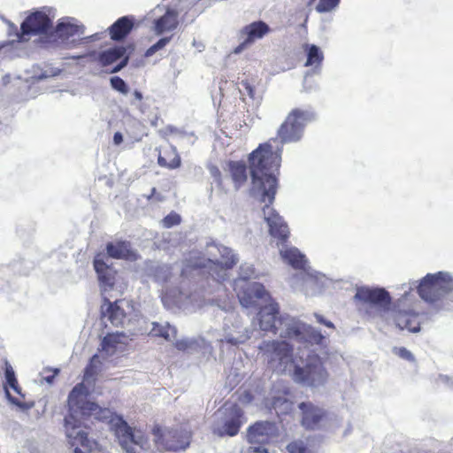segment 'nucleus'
<instances>
[{"instance_id":"1","label":"nucleus","mask_w":453,"mask_h":453,"mask_svg":"<svg viewBox=\"0 0 453 453\" xmlns=\"http://www.w3.org/2000/svg\"><path fill=\"white\" fill-rule=\"evenodd\" d=\"M276 140L260 144L249 157L250 171L252 180L251 195L265 203L262 213L267 223L272 237L277 239L280 255L282 260L295 269L306 271L304 284L306 288L315 289L316 293L324 287L326 279L324 275L307 267V260L296 248L284 244L289 235V230L282 218L270 206L273 202L277 188L275 173L281 162L282 145L279 147Z\"/></svg>"},{"instance_id":"2","label":"nucleus","mask_w":453,"mask_h":453,"mask_svg":"<svg viewBox=\"0 0 453 453\" xmlns=\"http://www.w3.org/2000/svg\"><path fill=\"white\" fill-rule=\"evenodd\" d=\"M88 388L84 383H79L68 396L69 414L65 418L64 428L71 447L81 446L91 451L96 446V442L89 440L81 428L82 419L88 416L107 421L111 429L115 432L122 449L127 453H142L148 449L147 440L141 430L131 428L121 417L111 410L88 401Z\"/></svg>"},{"instance_id":"3","label":"nucleus","mask_w":453,"mask_h":453,"mask_svg":"<svg viewBox=\"0 0 453 453\" xmlns=\"http://www.w3.org/2000/svg\"><path fill=\"white\" fill-rule=\"evenodd\" d=\"M259 349L274 372L289 374L295 382L302 386L319 388L328 380L329 373L318 355H308L301 366L295 363L293 348L286 341H264Z\"/></svg>"},{"instance_id":"4","label":"nucleus","mask_w":453,"mask_h":453,"mask_svg":"<svg viewBox=\"0 0 453 453\" xmlns=\"http://www.w3.org/2000/svg\"><path fill=\"white\" fill-rule=\"evenodd\" d=\"M237 261L238 257L231 249L211 242L206 245L203 257L198 251L189 254L181 269V276L188 278L202 270H207L215 281L221 282L227 278L228 271Z\"/></svg>"},{"instance_id":"5","label":"nucleus","mask_w":453,"mask_h":453,"mask_svg":"<svg viewBox=\"0 0 453 453\" xmlns=\"http://www.w3.org/2000/svg\"><path fill=\"white\" fill-rule=\"evenodd\" d=\"M127 342L128 337L123 333H108L86 367L82 383L91 385L97 374L113 365L116 357L125 350Z\"/></svg>"},{"instance_id":"6","label":"nucleus","mask_w":453,"mask_h":453,"mask_svg":"<svg viewBox=\"0 0 453 453\" xmlns=\"http://www.w3.org/2000/svg\"><path fill=\"white\" fill-rule=\"evenodd\" d=\"M357 308L360 313L370 318L380 317L388 319L391 298L389 293L384 288L360 287L357 288L354 296Z\"/></svg>"},{"instance_id":"7","label":"nucleus","mask_w":453,"mask_h":453,"mask_svg":"<svg viewBox=\"0 0 453 453\" xmlns=\"http://www.w3.org/2000/svg\"><path fill=\"white\" fill-rule=\"evenodd\" d=\"M279 314L278 303L269 301L268 304L262 306L258 313L259 328L264 332H272L281 338L289 336V330L297 328L295 324V318L289 315Z\"/></svg>"},{"instance_id":"8","label":"nucleus","mask_w":453,"mask_h":453,"mask_svg":"<svg viewBox=\"0 0 453 453\" xmlns=\"http://www.w3.org/2000/svg\"><path fill=\"white\" fill-rule=\"evenodd\" d=\"M314 119L315 114L310 110H293L278 130L281 144L300 141L303 134L304 127Z\"/></svg>"},{"instance_id":"9","label":"nucleus","mask_w":453,"mask_h":453,"mask_svg":"<svg viewBox=\"0 0 453 453\" xmlns=\"http://www.w3.org/2000/svg\"><path fill=\"white\" fill-rule=\"evenodd\" d=\"M412 284L418 288L419 296L423 300L434 303L452 289L453 279L449 273L439 272L434 274L428 273L418 286L416 282Z\"/></svg>"},{"instance_id":"10","label":"nucleus","mask_w":453,"mask_h":453,"mask_svg":"<svg viewBox=\"0 0 453 453\" xmlns=\"http://www.w3.org/2000/svg\"><path fill=\"white\" fill-rule=\"evenodd\" d=\"M241 417L242 411L235 405L219 410L213 416V434L219 437L236 435L242 424Z\"/></svg>"},{"instance_id":"11","label":"nucleus","mask_w":453,"mask_h":453,"mask_svg":"<svg viewBox=\"0 0 453 453\" xmlns=\"http://www.w3.org/2000/svg\"><path fill=\"white\" fill-rule=\"evenodd\" d=\"M102 319L107 326V322L114 326H122L131 322V315L134 307L129 301L121 299L113 303L110 302L107 296H104V303L101 306Z\"/></svg>"},{"instance_id":"12","label":"nucleus","mask_w":453,"mask_h":453,"mask_svg":"<svg viewBox=\"0 0 453 453\" xmlns=\"http://www.w3.org/2000/svg\"><path fill=\"white\" fill-rule=\"evenodd\" d=\"M154 441L158 450L176 451L185 449L189 445L190 432L186 429H157Z\"/></svg>"},{"instance_id":"13","label":"nucleus","mask_w":453,"mask_h":453,"mask_svg":"<svg viewBox=\"0 0 453 453\" xmlns=\"http://www.w3.org/2000/svg\"><path fill=\"white\" fill-rule=\"evenodd\" d=\"M242 281H234V289L242 306L250 308L261 306L263 303L270 301V295L264 286L258 282H250L242 285Z\"/></svg>"},{"instance_id":"14","label":"nucleus","mask_w":453,"mask_h":453,"mask_svg":"<svg viewBox=\"0 0 453 453\" xmlns=\"http://www.w3.org/2000/svg\"><path fill=\"white\" fill-rule=\"evenodd\" d=\"M149 16L153 18L152 29L157 35L173 32L179 26L177 11L169 7L165 9L157 5L149 13Z\"/></svg>"},{"instance_id":"15","label":"nucleus","mask_w":453,"mask_h":453,"mask_svg":"<svg viewBox=\"0 0 453 453\" xmlns=\"http://www.w3.org/2000/svg\"><path fill=\"white\" fill-rule=\"evenodd\" d=\"M224 339L227 343L238 345L248 341L253 333V330L243 327L242 321L234 312H230L224 322Z\"/></svg>"},{"instance_id":"16","label":"nucleus","mask_w":453,"mask_h":453,"mask_svg":"<svg viewBox=\"0 0 453 453\" xmlns=\"http://www.w3.org/2000/svg\"><path fill=\"white\" fill-rule=\"evenodd\" d=\"M51 21L43 12L37 11L29 15L21 24V33L18 34L19 41H27L31 35L46 34L50 27Z\"/></svg>"},{"instance_id":"17","label":"nucleus","mask_w":453,"mask_h":453,"mask_svg":"<svg viewBox=\"0 0 453 453\" xmlns=\"http://www.w3.org/2000/svg\"><path fill=\"white\" fill-rule=\"evenodd\" d=\"M83 34L84 27L82 25H80L73 18L65 17L59 19L51 37L57 43L67 44L71 38L80 37Z\"/></svg>"},{"instance_id":"18","label":"nucleus","mask_w":453,"mask_h":453,"mask_svg":"<svg viewBox=\"0 0 453 453\" xmlns=\"http://www.w3.org/2000/svg\"><path fill=\"white\" fill-rule=\"evenodd\" d=\"M94 268L97 273L103 296L113 289L116 280V271L104 261V257L98 255L94 259Z\"/></svg>"},{"instance_id":"19","label":"nucleus","mask_w":453,"mask_h":453,"mask_svg":"<svg viewBox=\"0 0 453 453\" xmlns=\"http://www.w3.org/2000/svg\"><path fill=\"white\" fill-rule=\"evenodd\" d=\"M127 50L124 47H115L99 53L98 61L103 66H108L120 59L110 73H114L124 68L128 62L129 57L126 55Z\"/></svg>"},{"instance_id":"20","label":"nucleus","mask_w":453,"mask_h":453,"mask_svg":"<svg viewBox=\"0 0 453 453\" xmlns=\"http://www.w3.org/2000/svg\"><path fill=\"white\" fill-rule=\"evenodd\" d=\"M276 427L272 422H257L248 430V440L253 444L268 443L275 434Z\"/></svg>"},{"instance_id":"21","label":"nucleus","mask_w":453,"mask_h":453,"mask_svg":"<svg viewBox=\"0 0 453 453\" xmlns=\"http://www.w3.org/2000/svg\"><path fill=\"white\" fill-rule=\"evenodd\" d=\"M295 324L297 328H291L288 338H295L298 341H304L311 344H320L324 340L323 334L314 327L303 324L296 319H295Z\"/></svg>"},{"instance_id":"22","label":"nucleus","mask_w":453,"mask_h":453,"mask_svg":"<svg viewBox=\"0 0 453 453\" xmlns=\"http://www.w3.org/2000/svg\"><path fill=\"white\" fill-rule=\"evenodd\" d=\"M298 407L302 412V425L307 429L319 427L325 417L324 410L311 402L301 403Z\"/></svg>"},{"instance_id":"23","label":"nucleus","mask_w":453,"mask_h":453,"mask_svg":"<svg viewBox=\"0 0 453 453\" xmlns=\"http://www.w3.org/2000/svg\"><path fill=\"white\" fill-rule=\"evenodd\" d=\"M303 50L307 56L304 65L311 67L312 73H319L324 60L323 51L314 44H304Z\"/></svg>"},{"instance_id":"24","label":"nucleus","mask_w":453,"mask_h":453,"mask_svg":"<svg viewBox=\"0 0 453 453\" xmlns=\"http://www.w3.org/2000/svg\"><path fill=\"white\" fill-rule=\"evenodd\" d=\"M270 31L269 26L264 21H255L245 26L241 34L246 36L247 42L250 44L256 40L261 39Z\"/></svg>"},{"instance_id":"25","label":"nucleus","mask_w":453,"mask_h":453,"mask_svg":"<svg viewBox=\"0 0 453 453\" xmlns=\"http://www.w3.org/2000/svg\"><path fill=\"white\" fill-rule=\"evenodd\" d=\"M388 319L386 320L388 323H393L400 329H407L410 332L416 333L419 331L418 326H411V316L407 312H395L391 311L389 308V313L388 315Z\"/></svg>"},{"instance_id":"26","label":"nucleus","mask_w":453,"mask_h":453,"mask_svg":"<svg viewBox=\"0 0 453 453\" xmlns=\"http://www.w3.org/2000/svg\"><path fill=\"white\" fill-rule=\"evenodd\" d=\"M107 253L113 258L131 259L134 257L132 252L129 242H117L107 244Z\"/></svg>"},{"instance_id":"27","label":"nucleus","mask_w":453,"mask_h":453,"mask_svg":"<svg viewBox=\"0 0 453 453\" xmlns=\"http://www.w3.org/2000/svg\"><path fill=\"white\" fill-rule=\"evenodd\" d=\"M132 27V21L127 17H122L110 27L111 38L115 41L121 40L127 35Z\"/></svg>"},{"instance_id":"28","label":"nucleus","mask_w":453,"mask_h":453,"mask_svg":"<svg viewBox=\"0 0 453 453\" xmlns=\"http://www.w3.org/2000/svg\"><path fill=\"white\" fill-rule=\"evenodd\" d=\"M151 329L150 334L152 336L162 337L166 341H172L176 338L177 330L174 326H172L169 323L159 324L157 322L151 323Z\"/></svg>"},{"instance_id":"29","label":"nucleus","mask_w":453,"mask_h":453,"mask_svg":"<svg viewBox=\"0 0 453 453\" xmlns=\"http://www.w3.org/2000/svg\"><path fill=\"white\" fill-rule=\"evenodd\" d=\"M228 166L235 189H238L247 180L246 165L241 162H230Z\"/></svg>"},{"instance_id":"30","label":"nucleus","mask_w":453,"mask_h":453,"mask_svg":"<svg viewBox=\"0 0 453 453\" xmlns=\"http://www.w3.org/2000/svg\"><path fill=\"white\" fill-rule=\"evenodd\" d=\"M272 405L279 416L287 414L293 409V403L286 395L273 396Z\"/></svg>"},{"instance_id":"31","label":"nucleus","mask_w":453,"mask_h":453,"mask_svg":"<svg viewBox=\"0 0 453 453\" xmlns=\"http://www.w3.org/2000/svg\"><path fill=\"white\" fill-rule=\"evenodd\" d=\"M168 154L169 156L172 157V158L169 161H167L165 157L159 156L157 159L158 165L160 166L167 167L169 169L178 168L180 165V157L178 155L175 148H171Z\"/></svg>"},{"instance_id":"32","label":"nucleus","mask_w":453,"mask_h":453,"mask_svg":"<svg viewBox=\"0 0 453 453\" xmlns=\"http://www.w3.org/2000/svg\"><path fill=\"white\" fill-rule=\"evenodd\" d=\"M289 453H314L309 447L308 441L303 440L295 441L287 447Z\"/></svg>"},{"instance_id":"33","label":"nucleus","mask_w":453,"mask_h":453,"mask_svg":"<svg viewBox=\"0 0 453 453\" xmlns=\"http://www.w3.org/2000/svg\"><path fill=\"white\" fill-rule=\"evenodd\" d=\"M339 4L340 0H319L315 9L319 13L331 12Z\"/></svg>"},{"instance_id":"34","label":"nucleus","mask_w":453,"mask_h":453,"mask_svg":"<svg viewBox=\"0 0 453 453\" xmlns=\"http://www.w3.org/2000/svg\"><path fill=\"white\" fill-rule=\"evenodd\" d=\"M255 273L253 265L250 264H242L240 266V276L237 280L234 281H242V285H245L246 283H249L247 281L248 279L251 278Z\"/></svg>"},{"instance_id":"35","label":"nucleus","mask_w":453,"mask_h":453,"mask_svg":"<svg viewBox=\"0 0 453 453\" xmlns=\"http://www.w3.org/2000/svg\"><path fill=\"white\" fill-rule=\"evenodd\" d=\"M171 41V37H163L159 39L155 44L150 46L145 52V57L149 58L153 56L157 51L165 48Z\"/></svg>"},{"instance_id":"36","label":"nucleus","mask_w":453,"mask_h":453,"mask_svg":"<svg viewBox=\"0 0 453 453\" xmlns=\"http://www.w3.org/2000/svg\"><path fill=\"white\" fill-rule=\"evenodd\" d=\"M111 85L113 89L120 92L123 95H127L128 93V88L127 83L123 79L119 76L111 77L110 80Z\"/></svg>"},{"instance_id":"37","label":"nucleus","mask_w":453,"mask_h":453,"mask_svg":"<svg viewBox=\"0 0 453 453\" xmlns=\"http://www.w3.org/2000/svg\"><path fill=\"white\" fill-rule=\"evenodd\" d=\"M171 267L167 265H162L157 267L155 277L159 281H167L170 279Z\"/></svg>"},{"instance_id":"38","label":"nucleus","mask_w":453,"mask_h":453,"mask_svg":"<svg viewBox=\"0 0 453 453\" xmlns=\"http://www.w3.org/2000/svg\"><path fill=\"white\" fill-rule=\"evenodd\" d=\"M208 170L211 175L214 178V181L217 183L218 188L221 189L223 193H226V191L223 188V182L219 169L216 165H209Z\"/></svg>"},{"instance_id":"39","label":"nucleus","mask_w":453,"mask_h":453,"mask_svg":"<svg viewBox=\"0 0 453 453\" xmlns=\"http://www.w3.org/2000/svg\"><path fill=\"white\" fill-rule=\"evenodd\" d=\"M174 345L179 350H190L196 346V342L193 339H181L177 340Z\"/></svg>"},{"instance_id":"40","label":"nucleus","mask_w":453,"mask_h":453,"mask_svg":"<svg viewBox=\"0 0 453 453\" xmlns=\"http://www.w3.org/2000/svg\"><path fill=\"white\" fill-rule=\"evenodd\" d=\"M5 379L8 383V385L13 388L15 391L18 392L17 389V380L15 378V374L13 372V369L11 365H6L5 368Z\"/></svg>"},{"instance_id":"41","label":"nucleus","mask_w":453,"mask_h":453,"mask_svg":"<svg viewBox=\"0 0 453 453\" xmlns=\"http://www.w3.org/2000/svg\"><path fill=\"white\" fill-rule=\"evenodd\" d=\"M162 222L165 227L170 228L180 222V217L177 213H170L163 219Z\"/></svg>"},{"instance_id":"42","label":"nucleus","mask_w":453,"mask_h":453,"mask_svg":"<svg viewBox=\"0 0 453 453\" xmlns=\"http://www.w3.org/2000/svg\"><path fill=\"white\" fill-rule=\"evenodd\" d=\"M395 353L403 359L413 360V355L405 348H399Z\"/></svg>"},{"instance_id":"43","label":"nucleus","mask_w":453,"mask_h":453,"mask_svg":"<svg viewBox=\"0 0 453 453\" xmlns=\"http://www.w3.org/2000/svg\"><path fill=\"white\" fill-rule=\"evenodd\" d=\"M317 321L320 324H324L326 326L329 328H334V324L331 321H328L323 318V316L319 314H314Z\"/></svg>"},{"instance_id":"44","label":"nucleus","mask_w":453,"mask_h":453,"mask_svg":"<svg viewBox=\"0 0 453 453\" xmlns=\"http://www.w3.org/2000/svg\"><path fill=\"white\" fill-rule=\"evenodd\" d=\"M242 85L243 87L244 93H246L250 97H254V89L252 86L248 82H242Z\"/></svg>"},{"instance_id":"45","label":"nucleus","mask_w":453,"mask_h":453,"mask_svg":"<svg viewBox=\"0 0 453 453\" xmlns=\"http://www.w3.org/2000/svg\"><path fill=\"white\" fill-rule=\"evenodd\" d=\"M250 42H247V40L245 39L243 41V42H242L239 46H237L234 50V53L235 54H239L241 53L248 45H250Z\"/></svg>"},{"instance_id":"46","label":"nucleus","mask_w":453,"mask_h":453,"mask_svg":"<svg viewBox=\"0 0 453 453\" xmlns=\"http://www.w3.org/2000/svg\"><path fill=\"white\" fill-rule=\"evenodd\" d=\"M123 142V135L119 132H116L113 135V142L115 145H119Z\"/></svg>"},{"instance_id":"47","label":"nucleus","mask_w":453,"mask_h":453,"mask_svg":"<svg viewBox=\"0 0 453 453\" xmlns=\"http://www.w3.org/2000/svg\"><path fill=\"white\" fill-rule=\"evenodd\" d=\"M243 453H258V447H250Z\"/></svg>"},{"instance_id":"48","label":"nucleus","mask_w":453,"mask_h":453,"mask_svg":"<svg viewBox=\"0 0 453 453\" xmlns=\"http://www.w3.org/2000/svg\"><path fill=\"white\" fill-rule=\"evenodd\" d=\"M134 99L137 101H142V94L138 90H135L134 92Z\"/></svg>"},{"instance_id":"49","label":"nucleus","mask_w":453,"mask_h":453,"mask_svg":"<svg viewBox=\"0 0 453 453\" xmlns=\"http://www.w3.org/2000/svg\"><path fill=\"white\" fill-rule=\"evenodd\" d=\"M53 75H55V73L49 74V73H47V72H44V73H42V74H40V75L38 76V79H39V80H42V79H46V78H48V77H50V76H53Z\"/></svg>"},{"instance_id":"50","label":"nucleus","mask_w":453,"mask_h":453,"mask_svg":"<svg viewBox=\"0 0 453 453\" xmlns=\"http://www.w3.org/2000/svg\"><path fill=\"white\" fill-rule=\"evenodd\" d=\"M258 453H268L267 449L258 447Z\"/></svg>"},{"instance_id":"51","label":"nucleus","mask_w":453,"mask_h":453,"mask_svg":"<svg viewBox=\"0 0 453 453\" xmlns=\"http://www.w3.org/2000/svg\"><path fill=\"white\" fill-rule=\"evenodd\" d=\"M258 453H268L267 449L258 447Z\"/></svg>"},{"instance_id":"52","label":"nucleus","mask_w":453,"mask_h":453,"mask_svg":"<svg viewBox=\"0 0 453 453\" xmlns=\"http://www.w3.org/2000/svg\"><path fill=\"white\" fill-rule=\"evenodd\" d=\"M53 377H46L45 380L48 383H50L51 382V380H52Z\"/></svg>"},{"instance_id":"53","label":"nucleus","mask_w":453,"mask_h":453,"mask_svg":"<svg viewBox=\"0 0 453 453\" xmlns=\"http://www.w3.org/2000/svg\"><path fill=\"white\" fill-rule=\"evenodd\" d=\"M9 25L10 27L16 28L12 23L9 22Z\"/></svg>"},{"instance_id":"54","label":"nucleus","mask_w":453,"mask_h":453,"mask_svg":"<svg viewBox=\"0 0 453 453\" xmlns=\"http://www.w3.org/2000/svg\"><path fill=\"white\" fill-rule=\"evenodd\" d=\"M5 46V44H0V50Z\"/></svg>"},{"instance_id":"55","label":"nucleus","mask_w":453,"mask_h":453,"mask_svg":"<svg viewBox=\"0 0 453 453\" xmlns=\"http://www.w3.org/2000/svg\"><path fill=\"white\" fill-rule=\"evenodd\" d=\"M310 74V72L306 73L305 78Z\"/></svg>"}]
</instances>
